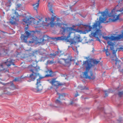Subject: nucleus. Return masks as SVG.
<instances>
[{
	"mask_svg": "<svg viewBox=\"0 0 123 123\" xmlns=\"http://www.w3.org/2000/svg\"><path fill=\"white\" fill-rule=\"evenodd\" d=\"M103 12H99L97 15L100 13L101 14V16L100 17L99 21H96L92 25V27L88 25H84L85 29V31L89 32L91 31V30L94 29L95 30L94 32H91L89 35L90 37H93L98 38V37H101L102 35L101 31L100 29L102 28L101 25V22L107 23L109 22H116L119 20V14L117 15L115 12V10L113 9L111 13H109L107 9Z\"/></svg>",
	"mask_w": 123,
	"mask_h": 123,
	"instance_id": "nucleus-1",
	"label": "nucleus"
},
{
	"mask_svg": "<svg viewBox=\"0 0 123 123\" xmlns=\"http://www.w3.org/2000/svg\"><path fill=\"white\" fill-rule=\"evenodd\" d=\"M56 16L53 14L51 18H45V21L47 23H49L47 24V26L50 25L51 27H53L54 26L56 27L57 26L60 28L61 29L60 31L62 34L64 36L58 37H52V39H56L57 40H65L67 42L69 41L68 38L71 37V34L73 33H75L77 32L81 33L82 31L81 30H79L78 28L76 29L74 28L75 27L74 25H73L72 27H68V25L67 24H65L62 22L60 23L61 21L60 18H57L56 22L54 23Z\"/></svg>",
	"mask_w": 123,
	"mask_h": 123,
	"instance_id": "nucleus-2",
	"label": "nucleus"
},
{
	"mask_svg": "<svg viewBox=\"0 0 123 123\" xmlns=\"http://www.w3.org/2000/svg\"><path fill=\"white\" fill-rule=\"evenodd\" d=\"M102 37L103 38L107 41V43L110 47V50L113 51L112 55L111 57V59L114 61H115V64L116 66L118 68H119L120 67L119 64H121V62L120 61L118 60L117 57L116 53L117 50L118 51H120L121 50L123 51V47H121L118 49L116 48V47L115 46L114 44L110 41L117 40L123 38V31L122 34H120L116 37L112 36L110 37L104 36H103Z\"/></svg>",
	"mask_w": 123,
	"mask_h": 123,
	"instance_id": "nucleus-3",
	"label": "nucleus"
},
{
	"mask_svg": "<svg viewBox=\"0 0 123 123\" xmlns=\"http://www.w3.org/2000/svg\"><path fill=\"white\" fill-rule=\"evenodd\" d=\"M100 62L96 59H91L90 60H86L83 62V65L86 66V71L83 73V77L86 79L89 80H94L95 78V76L93 74L92 71L89 72L91 68L95 65H96Z\"/></svg>",
	"mask_w": 123,
	"mask_h": 123,
	"instance_id": "nucleus-4",
	"label": "nucleus"
},
{
	"mask_svg": "<svg viewBox=\"0 0 123 123\" xmlns=\"http://www.w3.org/2000/svg\"><path fill=\"white\" fill-rule=\"evenodd\" d=\"M47 52L44 49H41L38 50H34L32 52V53H30L29 54V56L28 57V61L30 62H36V55L39 54L43 55V58H47Z\"/></svg>",
	"mask_w": 123,
	"mask_h": 123,
	"instance_id": "nucleus-5",
	"label": "nucleus"
},
{
	"mask_svg": "<svg viewBox=\"0 0 123 123\" xmlns=\"http://www.w3.org/2000/svg\"><path fill=\"white\" fill-rule=\"evenodd\" d=\"M42 18L41 17L39 19V21H37V20H36L34 19V18H24L23 19V21L25 22V23L27 24V27L25 28V31H29L28 30L29 28V27L28 26V25L30 24L31 23H33L34 25V27L35 28H36L38 27L37 26H35L36 25L37 26V25L38 24H41V23H40L41 22H42V25L43 26L45 25L47 26V25H44L43 24V23L44 22V21H42Z\"/></svg>",
	"mask_w": 123,
	"mask_h": 123,
	"instance_id": "nucleus-6",
	"label": "nucleus"
},
{
	"mask_svg": "<svg viewBox=\"0 0 123 123\" xmlns=\"http://www.w3.org/2000/svg\"><path fill=\"white\" fill-rule=\"evenodd\" d=\"M28 68L30 72L32 73L30 75L29 78H30L31 81H33L37 78V73L40 70V67L37 66V64L36 63L29 65Z\"/></svg>",
	"mask_w": 123,
	"mask_h": 123,
	"instance_id": "nucleus-7",
	"label": "nucleus"
},
{
	"mask_svg": "<svg viewBox=\"0 0 123 123\" xmlns=\"http://www.w3.org/2000/svg\"><path fill=\"white\" fill-rule=\"evenodd\" d=\"M61 55V57L62 58L58 59L57 63L64 66H69L71 64V62L72 61L71 59L72 57L68 54L65 55L62 53Z\"/></svg>",
	"mask_w": 123,
	"mask_h": 123,
	"instance_id": "nucleus-8",
	"label": "nucleus"
},
{
	"mask_svg": "<svg viewBox=\"0 0 123 123\" xmlns=\"http://www.w3.org/2000/svg\"><path fill=\"white\" fill-rule=\"evenodd\" d=\"M12 45L11 43H10L7 44L0 43V56L2 53L7 54L9 51V48Z\"/></svg>",
	"mask_w": 123,
	"mask_h": 123,
	"instance_id": "nucleus-9",
	"label": "nucleus"
},
{
	"mask_svg": "<svg viewBox=\"0 0 123 123\" xmlns=\"http://www.w3.org/2000/svg\"><path fill=\"white\" fill-rule=\"evenodd\" d=\"M34 31H26L24 34H21L20 38L23 42L25 43L28 42L27 40L30 36H31L33 35L35 33Z\"/></svg>",
	"mask_w": 123,
	"mask_h": 123,
	"instance_id": "nucleus-10",
	"label": "nucleus"
},
{
	"mask_svg": "<svg viewBox=\"0 0 123 123\" xmlns=\"http://www.w3.org/2000/svg\"><path fill=\"white\" fill-rule=\"evenodd\" d=\"M55 80V79H53L49 81V82L52 85V86L48 87V89H53L56 91L59 86L64 85V84L60 83L58 81H56Z\"/></svg>",
	"mask_w": 123,
	"mask_h": 123,
	"instance_id": "nucleus-11",
	"label": "nucleus"
},
{
	"mask_svg": "<svg viewBox=\"0 0 123 123\" xmlns=\"http://www.w3.org/2000/svg\"><path fill=\"white\" fill-rule=\"evenodd\" d=\"M14 13L15 16L14 15L12 17L10 21V23L12 25L17 24V22L19 21V18L20 16V15H19L18 13L16 11Z\"/></svg>",
	"mask_w": 123,
	"mask_h": 123,
	"instance_id": "nucleus-12",
	"label": "nucleus"
},
{
	"mask_svg": "<svg viewBox=\"0 0 123 123\" xmlns=\"http://www.w3.org/2000/svg\"><path fill=\"white\" fill-rule=\"evenodd\" d=\"M40 79L39 78L37 80V82L36 85H37L36 88L34 89L33 91L35 92H37L40 91L43 89V86L42 85L40 84Z\"/></svg>",
	"mask_w": 123,
	"mask_h": 123,
	"instance_id": "nucleus-13",
	"label": "nucleus"
},
{
	"mask_svg": "<svg viewBox=\"0 0 123 123\" xmlns=\"http://www.w3.org/2000/svg\"><path fill=\"white\" fill-rule=\"evenodd\" d=\"M45 72L47 74H46L45 77H53L55 75V73L52 71L51 70H47L45 71Z\"/></svg>",
	"mask_w": 123,
	"mask_h": 123,
	"instance_id": "nucleus-14",
	"label": "nucleus"
},
{
	"mask_svg": "<svg viewBox=\"0 0 123 123\" xmlns=\"http://www.w3.org/2000/svg\"><path fill=\"white\" fill-rule=\"evenodd\" d=\"M13 61L12 59L11 58H9L8 59L6 62H5L6 65L8 66H10L11 65H15V64L13 62Z\"/></svg>",
	"mask_w": 123,
	"mask_h": 123,
	"instance_id": "nucleus-15",
	"label": "nucleus"
},
{
	"mask_svg": "<svg viewBox=\"0 0 123 123\" xmlns=\"http://www.w3.org/2000/svg\"><path fill=\"white\" fill-rule=\"evenodd\" d=\"M61 51H56L54 53L51 54L50 55V56L51 58H54L57 55H58L59 57H60L61 56Z\"/></svg>",
	"mask_w": 123,
	"mask_h": 123,
	"instance_id": "nucleus-16",
	"label": "nucleus"
},
{
	"mask_svg": "<svg viewBox=\"0 0 123 123\" xmlns=\"http://www.w3.org/2000/svg\"><path fill=\"white\" fill-rule=\"evenodd\" d=\"M49 39V37L47 35H45L43 36L42 38H41L40 39L41 41V43L44 44L45 41L48 40Z\"/></svg>",
	"mask_w": 123,
	"mask_h": 123,
	"instance_id": "nucleus-17",
	"label": "nucleus"
},
{
	"mask_svg": "<svg viewBox=\"0 0 123 123\" xmlns=\"http://www.w3.org/2000/svg\"><path fill=\"white\" fill-rule=\"evenodd\" d=\"M31 40L29 41V43H32L35 41L37 39V37L34 36L33 35L30 37Z\"/></svg>",
	"mask_w": 123,
	"mask_h": 123,
	"instance_id": "nucleus-18",
	"label": "nucleus"
},
{
	"mask_svg": "<svg viewBox=\"0 0 123 123\" xmlns=\"http://www.w3.org/2000/svg\"><path fill=\"white\" fill-rule=\"evenodd\" d=\"M39 1L40 0H38L36 3L32 5L34 9L36 10L37 11L39 6Z\"/></svg>",
	"mask_w": 123,
	"mask_h": 123,
	"instance_id": "nucleus-19",
	"label": "nucleus"
},
{
	"mask_svg": "<svg viewBox=\"0 0 123 123\" xmlns=\"http://www.w3.org/2000/svg\"><path fill=\"white\" fill-rule=\"evenodd\" d=\"M14 0H8V1L6 3V5L7 7H10L12 5V2H13Z\"/></svg>",
	"mask_w": 123,
	"mask_h": 123,
	"instance_id": "nucleus-20",
	"label": "nucleus"
},
{
	"mask_svg": "<svg viewBox=\"0 0 123 123\" xmlns=\"http://www.w3.org/2000/svg\"><path fill=\"white\" fill-rule=\"evenodd\" d=\"M58 94L59 95V96L58 98L59 99H60L61 98H62V99H61V100H62L64 99V98L65 96V94L64 93H62L61 94H60L59 93H58Z\"/></svg>",
	"mask_w": 123,
	"mask_h": 123,
	"instance_id": "nucleus-21",
	"label": "nucleus"
},
{
	"mask_svg": "<svg viewBox=\"0 0 123 123\" xmlns=\"http://www.w3.org/2000/svg\"><path fill=\"white\" fill-rule=\"evenodd\" d=\"M119 65L120 66V67L119 68H117V67L116 66V64H115V67L119 69V71L120 72H121L122 73H123V65H121V64H119Z\"/></svg>",
	"mask_w": 123,
	"mask_h": 123,
	"instance_id": "nucleus-22",
	"label": "nucleus"
},
{
	"mask_svg": "<svg viewBox=\"0 0 123 123\" xmlns=\"http://www.w3.org/2000/svg\"><path fill=\"white\" fill-rule=\"evenodd\" d=\"M103 52H105L106 55L107 56H109L110 55V54L109 52L108 51V49L107 48L106 49H105V48H104L103 50Z\"/></svg>",
	"mask_w": 123,
	"mask_h": 123,
	"instance_id": "nucleus-23",
	"label": "nucleus"
},
{
	"mask_svg": "<svg viewBox=\"0 0 123 123\" xmlns=\"http://www.w3.org/2000/svg\"><path fill=\"white\" fill-rule=\"evenodd\" d=\"M50 3H49V4L48 5V7L49 8V10L50 11V12L52 13L53 14V10L52 9V5H50Z\"/></svg>",
	"mask_w": 123,
	"mask_h": 123,
	"instance_id": "nucleus-24",
	"label": "nucleus"
},
{
	"mask_svg": "<svg viewBox=\"0 0 123 123\" xmlns=\"http://www.w3.org/2000/svg\"><path fill=\"white\" fill-rule=\"evenodd\" d=\"M70 10H68L66 11H64L62 12V13L64 15H68L70 13Z\"/></svg>",
	"mask_w": 123,
	"mask_h": 123,
	"instance_id": "nucleus-25",
	"label": "nucleus"
},
{
	"mask_svg": "<svg viewBox=\"0 0 123 123\" xmlns=\"http://www.w3.org/2000/svg\"><path fill=\"white\" fill-rule=\"evenodd\" d=\"M75 37L76 41L78 42L80 41L81 38L80 35H78L77 36H75Z\"/></svg>",
	"mask_w": 123,
	"mask_h": 123,
	"instance_id": "nucleus-26",
	"label": "nucleus"
},
{
	"mask_svg": "<svg viewBox=\"0 0 123 123\" xmlns=\"http://www.w3.org/2000/svg\"><path fill=\"white\" fill-rule=\"evenodd\" d=\"M105 92V97L108 96V94L109 93H110L111 90H109L108 91H104Z\"/></svg>",
	"mask_w": 123,
	"mask_h": 123,
	"instance_id": "nucleus-27",
	"label": "nucleus"
},
{
	"mask_svg": "<svg viewBox=\"0 0 123 123\" xmlns=\"http://www.w3.org/2000/svg\"><path fill=\"white\" fill-rule=\"evenodd\" d=\"M118 94L120 97H122L123 96V91H120L118 92Z\"/></svg>",
	"mask_w": 123,
	"mask_h": 123,
	"instance_id": "nucleus-28",
	"label": "nucleus"
},
{
	"mask_svg": "<svg viewBox=\"0 0 123 123\" xmlns=\"http://www.w3.org/2000/svg\"><path fill=\"white\" fill-rule=\"evenodd\" d=\"M55 102L56 104H58L61 105L62 104V102L58 99H56Z\"/></svg>",
	"mask_w": 123,
	"mask_h": 123,
	"instance_id": "nucleus-29",
	"label": "nucleus"
},
{
	"mask_svg": "<svg viewBox=\"0 0 123 123\" xmlns=\"http://www.w3.org/2000/svg\"><path fill=\"white\" fill-rule=\"evenodd\" d=\"M5 69V68L3 67V64H1L0 65V71L1 70H4Z\"/></svg>",
	"mask_w": 123,
	"mask_h": 123,
	"instance_id": "nucleus-30",
	"label": "nucleus"
},
{
	"mask_svg": "<svg viewBox=\"0 0 123 123\" xmlns=\"http://www.w3.org/2000/svg\"><path fill=\"white\" fill-rule=\"evenodd\" d=\"M80 88V89L81 90L84 89L88 90V87L86 88V86H85L83 87H81Z\"/></svg>",
	"mask_w": 123,
	"mask_h": 123,
	"instance_id": "nucleus-31",
	"label": "nucleus"
},
{
	"mask_svg": "<svg viewBox=\"0 0 123 123\" xmlns=\"http://www.w3.org/2000/svg\"><path fill=\"white\" fill-rule=\"evenodd\" d=\"M18 78H15V79L13 80V81H18L19 80Z\"/></svg>",
	"mask_w": 123,
	"mask_h": 123,
	"instance_id": "nucleus-32",
	"label": "nucleus"
},
{
	"mask_svg": "<svg viewBox=\"0 0 123 123\" xmlns=\"http://www.w3.org/2000/svg\"><path fill=\"white\" fill-rule=\"evenodd\" d=\"M21 4H18L17 5V8H19L21 6Z\"/></svg>",
	"mask_w": 123,
	"mask_h": 123,
	"instance_id": "nucleus-33",
	"label": "nucleus"
},
{
	"mask_svg": "<svg viewBox=\"0 0 123 123\" xmlns=\"http://www.w3.org/2000/svg\"><path fill=\"white\" fill-rule=\"evenodd\" d=\"M78 92H77V93L74 96L75 97H76L77 96L79 95L78 94Z\"/></svg>",
	"mask_w": 123,
	"mask_h": 123,
	"instance_id": "nucleus-34",
	"label": "nucleus"
},
{
	"mask_svg": "<svg viewBox=\"0 0 123 123\" xmlns=\"http://www.w3.org/2000/svg\"><path fill=\"white\" fill-rule=\"evenodd\" d=\"M50 63L51 64H52L53 63H54V62H53L52 61H50Z\"/></svg>",
	"mask_w": 123,
	"mask_h": 123,
	"instance_id": "nucleus-35",
	"label": "nucleus"
},
{
	"mask_svg": "<svg viewBox=\"0 0 123 123\" xmlns=\"http://www.w3.org/2000/svg\"><path fill=\"white\" fill-rule=\"evenodd\" d=\"M73 102L72 101L70 103V104L72 105L73 104Z\"/></svg>",
	"mask_w": 123,
	"mask_h": 123,
	"instance_id": "nucleus-36",
	"label": "nucleus"
},
{
	"mask_svg": "<svg viewBox=\"0 0 123 123\" xmlns=\"http://www.w3.org/2000/svg\"><path fill=\"white\" fill-rule=\"evenodd\" d=\"M123 0H119V2L120 3V2L122 1Z\"/></svg>",
	"mask_w": 123,
	"mask_h": 123,
	"instance_id": "nucleus-37",
	"label": "nucleus"
},
{
	"mask_svg": "<svg viewBox=\"0 0 123 123\" xmlns=\"http://www.w3.org/2000/svg\"><path fill=\"white\" fill-rule=\"evenodd\" d=\"M11 86H14V85L13 83H12V84H11Z\"/></svg>",
	"mask_w": 123,
	"mask_h": 123,
	"instance_id": "nucleus-38",
	"label": "nucleus"
},
{
	"mask_svg": "<svg viewBox=\"0 0 123 123\" xmlns=\"http://www.w3.org/2000/svg\"><path fill=\"white\" fill-rule=\"evenodd\" d=\"M77 25L78 26H80V24H78L77 25Z\"/></svg>",
	"mask_w": 123,
	"mask_h": 123,
	"instance_id": "nucleus-39",
	"label": "nucleus"
},
{
	"mask_svg": "<svg viewBox=\"0 0 123 123\" xmlns=\"http://www.w3.org/2000/svg\"><path fill=\"white\" fill-rule=\"evenodd\" d=\"M75 64H76V65H79V64L78 63H76Z\"/></svg>",
	"mask_w": 123,
	"mask_h": 123,
	"instance_id": "nucleus-40",
	"label": "nucleus"
},
{
	"mask_svg": "<svg viewBox=\"0 0 123 123\" xmlns=\"http://www.w3.org/2000/svg\"><path fill=\"white\" fill-rule=\"evenodd\" d=\"M98 40V41H99L100 42V40L99 39Z\"/></svg>",
	"mask_w": 123,
	"mask_h": 123,
	"instance_id": "nucleus-41",
	"label": "nucleus"
},
{
	"mask_svg": "<svg viewBox=\"0 0 123 123\" xmlns=\"http://www.w3.org/2000/svg\"><path fill=\"white\" fill-rule=\"evenodd\" d=\"M102 110H103V108H102Z\"/></svg>",
	"mask_w": 123,
	"mask_h": 123,
	"instance_id": "nucleus-42",
	"label": "nucleus"
},
{
	"mask_svg": "<svg viewBox=\"0 0 123 123\" xmlns=\"http://www.w3.org/2000/svg\"><path fill=\"white\" fill-rule=\"evenodd\" d=\"M49 80H48L49 81Z\"/></svg>",
	"mask_w": 123,
	"mask_h": 123,
	"instance_id": "nucleus-43",
	"label": "nucleus"
}]
</instances>
